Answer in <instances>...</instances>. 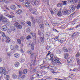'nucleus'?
Listing matches in <instances>:
<instances>
[{"mask_svg":"<svg viewBox=\"0 0 80 80\" xmlns=\"http://www.w3.org/2000/svg\"><path fill=\"white\" fill-rule=\"evenodd\" d=\"M32 2V0H23L22 1V2H23L22 5H24L25 7H27L28 8H30L31 9L32 7L30 5H28V6L27 5H30L31 3Z\"/></svg>","mask_w":80,"mask_h":80,"instance_id":"f257e3e1","label":"nucleus"},{"mask_svg":"<svg viewBox=\"0 0 80 80\" xmlns=\"http://www.w3.org/2000/svg\"><path fill=\"white\" fill-rule=\"evenodd\" d=\"M3 73L4 75H7L6 69L2 67H0V80H1V78L3 76Z\"/></svg>","mask_w":80,"mask_h":80,"instance_id":"f03ea898","label":"nucleus"},{"mask_svg":"<svg viewBox=\"0 0 80 80\" xmlns=\"http://www.w3.org/2000/svg\"><path fill=\"white\" fill-rule=\"evenodd\" d=\"M0 33L2 36L3 37V38L5 39V40L7 39L6 40V43H9V42H10V40L9 39H9V37H8V36L5 35V34L2 32H0Z\"/></svg>","mask_w":80,"mask_h":80,"instance_id":"7ed1b4c3","label":"nucleus"},{"mask_svg":"<svg viewBox=\"0 0 80 80\" xmlns=\"http://www.w3.org/2000/svg\"><path fill=\"white\" fill-rule=\"evenodd\" d=\"M55 58L54 59V61L52 62V64L53 65H56L57 64L58 65H60L61 63L60 61H59V58L57 57H55Z\"/></svg>","mask_w":80,"mask_h":80,"instance_id":"20e7f679","label":"nucleus"},{"mask_svg":"<svg viewBox=\"0 0 80 80\" xmlns=\"http://www.w3.org/2000/svg\"><path fill=\"white\" fill-rule=\"evenodd\" d=\"M31 4L33 5V6H36L38 4V1H37V0L36 1H31Z\"/></svg>","mask_w":80,"mask_h":80,"instance_id":"39448f33","label":"nucleus"},{"mask_svg":"<svg viewBox=\"0 0 80 80\" xmlns=\"http://www.w3.org/2000/svg\"><path fill=\"white\" fill-rule=\"evenodd\" d=\"M64 12V14H65L66 15H69L70 13H71V11H70V10L67 9H65Z\"/></svg>","mask_w":80,"mask_h":80,"instance_id":"423d86ee","label":"nucleus"},{"mask_svg":"<svg viewBox=\"0 0 80 80\" xmlns=\"http://www.w3.org/2000/svg\"><path fill=\"white\" fill-rule=\"evenodd\" d=\"M69 9L71 10V12H74L75 11V8L74 5H72L69 6Z\"/></svg>","mask_w":80,"mask_h":80,"instance_id":"0eeeda50","label":"nucleus"},{"mask_svg":"<svg viewBox=\"0 0 80 80\" xmlns=\"http://www.w3.org/2000/svg\"><path fill=\"white\" fill-rule=\"evenodd\" d=\"M31 11L32 12V13L35 15L37 13V9L35 8L32 9Z\"/></svg>","mask_w":80,"mask_h":80,"instance_id":"6e6552de","label":"nucleus"},{"mask_svg":"<svg viewBox=\"0 0 80 80\" xmlns=\"http://www.w3.org/2000/svg\"><path fill=\"white\" fill-rule=\"evenodd\" d=\"M1 21L2 23L4 24H5V23L7 22V19L6 18L4 17V18L1 20Z\"/></svg>","mask_w":80,"mask_h":80,"instance_id":"1a4fd4ad","label":"nucleus"},{"mask_svg":"<svg viewBox=\"0 0 80 80\" xmlns=\"http://www.w3.org/2000/svg\"><path fill=\"white\" fill-rule=\"evenodd\" d=\"M13 13L12 12L10 13V15L9 14H7V17H9V18H13L14 17V16H13L14 15Z\"/></svg>","mask_w":80,"mask_h":80,"instance_id":"9d476101","label":"nucleus"},{"mask_svg":"<svg viewBox=\"0 0 80 80\" xmlns=\"http://www.w3.org/2000/svg\"><path fill=\"white\" fill-rule=\"evenodd\" d=\"M4 10H3L2 11L4 12H7V10H9V9L6 5H4Z\"/></svg>","mask_w":80,"mask_h":80,"instance_id":"9b49d317","label":"nucleus"},{"mask_svg":"<svg viewBox=\"0 0 80 80\" xmlns=\"http://www.w3.org/2000/svg\"><path fill=\"white\" fill-rule=\"evenodd\" d=\"M7 27L6 25H4L2 27V31H6L7 30Z\"/></svg>","mask_w":80,"mask_h":80,"instance_id":"f8f14e48","label":"nucleus"},{"mask_svg":"<svg viewBox=\"0 0 80 80\" xmlns=\"http://www.w3.org/2000/svg\"><path fill=\"white\" fill-rule=\"evenodd\" d=\"M73 58L72 57L69 58L68 59V63H71L72 61H73Z\"/></svg>","mask_w":80,"mask_h":80,"instance_id":"ddd939ff","label":"nucleus"},{"mask_svg":"<svg viewBox=\"0 0 80 80\" xmlns=\"http://www.w3.org/2000/svg\"><path fill=\"white\" fill-rule=\"evenodd\" d=\"M10 8L12 9V10H15V8H16V6H15V5H12L10 7Z\"/></svg>","mask_w":80,"mask_h":80,"instance_id":"4468645a","label":"nucleus"},{"mask_svg":"<svg viewBox=\"0 0 80 80\" xmlns=\"http://www.w3.org/2000/svg\"><path fill=\"white\" fill-rule=\"evenodd\" d=\"M12 77L13 79H16L17 78V76L15 74H13L12 75Z\"/></svg>","mask_w":80,"mask_h":80,"instance_id":"2eb2a0df","label":"nucleus"},{"mask_svg":"<svg viewBox=\"0 0 80 80\" xmlns=\"http://www.w3.org/2000/svg\"><path fill=\"white\" fill-rule=\"evenodd\" d=\"M14 65L15 67H18L20 66L19 62H16L14 64Z\"/></svg>","mask_w":80,"mask_h":80,"instance_id":"dca6fc26","label":"nucleus"},{"mask_svg":"<svg viewBox=\"0 0 80 80\" xmlns=\"http://www.w3.org/2000/svg\"><path fill=\"white\" fill-rule=\"evenodd\" d=\"M12 32H15L16 31V28L15 27H12L11 28Z\"/></svg>","mask_w":80,"mask_h":80,"instance_id":"f3484780","label":"nucleus"},{"mask_svg":"<svg viewBox=\"0 0 80 80\" xmlns=\"http://www.w3.org/2000/svg\"><path fill=\"white\" fill-rule=\"evenodd\" d=\"M69 56V55L68 54L66 53L64 54V57L66 59H67Z\"/></svg>","mask_w":80,"mask_h":80,"instance_id":"a211bd4d","label":"nucleus"},{"mask_svg":"<svg viewBox=\"0 0 80 80\" xmlns=\"http://www.w3.org/2000/svg\"><path fill=\"white\" fill-rule=\"evenodd\" d=\"M62 51L64 52H68V50L65 47H64L62 48Z\"/></svg>","mask_w":80,"mask_h":80,"instance_id":"6ab92c4d","label":"nucleus"},{"mask_svg":"<svg viewBox=\"0 0 80 80\" xmlns=\"http://www.w3.org/2000/svg\"><path fill=\"white\" fill-rule=\"evenodd\" d=\"M14 56L16 58H18L20 57V55L18 53H16L14 55Z\"/></svg>","mask_w":80,"mask_h":80,"instance_id":"aec40b11","label":"nucleus"},{"mask_svg":"<svg viewBox=\"0 0 80 80\" xmlns=\"http://www.w3.org/2000/svg\"><path fill=\"white\" fill-rule=\"evenodd\" d=\"M28 54H30L31 55V57H33V55H34V53H32V52H31L30 51L28 52Z\"/></svg>","mask_w":80,"mask_h":80,"instance_id":"412c9836","label":"nucleus"},{"mask_svg":"<svg viewBox=\"0 0 80 80\" xmlns=\"http://www.w3.org/2000/svg\"><path fill=\"white\" fill-rule=\"evenodd\" d=\"M58 7H62V6H63V5L62 4V3H58L57 5Z\"/></svg>","mask_w":80,"mask_h":80,"instance_id":"4be33fe9","label":"nucleus"},{"mask_svg":"<svg viewBox=\"0 0 80 80\" xmlns=\"http://www.w3.org/2000/svg\"><path fill=\"white\" fill-rule=\"evenodd\" d=\"M22 11L20 9H18L16 11V13H18V14H20L22 13Z\"/></svg>","mask_w":80,"mask_h":80,"instance_id":"5701e85b","label":"nucleus"},{"mask_svg":"<svg viewBox=\"0 0 80 80\" xmlns=\"http://www.w3.org/2000/svg\"><path fill=\"white\" fill-rule=\"evenodd\" d=\"M28 72V70L27 69H24L23 72V74H26Z\"/></svg>","mask_w":80,"mask_h":80,"instance_id":"b1692460","label":"nucleus"},{"mask_svg":"<svg viewBox=\"0 0 80 80\" xmlns=\"http://www.w3.org/2000/svg\"><path fill=\"white\" fill-rule=\"evenodd\" d=\"M26 23L28 25L30 26V27H31L32 25V23H31V22L28 21Z\"/></svg>","mask_w":80,"mask_h":80,"instance_id":"393cba45","label":"nucleus"},{"mask_svg":"<svg viewBox=\"0 0 80 80\" xmlns=\"http://www.w3.org/2000/svg\"><path fill=\"white\" fill-rule=\"evenodd\" d=\"M57 15L59 17H61L62 15V12H60V11H59L58 12V13L57 14Z\"/></svg>","mask_w":80,"mask_h":80,"instance_id":"a878e982","label":"nucleus"},{"mask_svg":"<svg viewBox=\"0 0 80 80\" xmlns=\"http://www.w3.org/2000/svg\"><path fill=\"white\" fill-rule=\"evenodd\" d=\"M7 32L8 33H9V34H10L12 32V31L11 29H8V30Z\"/></svg>","mask_w":80,"mask_h":80,"instance_id":"bb28decb","label":"nucleus"},{"mask_svg":"<svg viewBox=\"0 0 80 80\" xmlns=\"http://www.w3.org/2000/svg\"><path fill=\"white\" fill-rule=\"evenodd\" d=\"M20 23L18 22H16L14 23L15 26L16 27H18Z\"/></svg>","mask_w":80,"mask_h":80,"instance_id":"cd10ccee","label":"nucleus"},{"mask_svg":"<svg viewBox=\"0 0 80 80\" xmlns=\"http://www.w3.org/2000/svg\"><path fill=\"white\" fill-rule=\"evenodd\" d=\"M67 2L66 1H62V4L63 5H67Z\"/></svg>","mask_w":80,"mask_h":80,"instance_id":"c85d7f7f","label":"nucleus"},{"mask_svg":"<svg viewBox=\"0 0 80 80\" xmlns=\"http://www.w3.org/2000/svg\"><path fill=\"white\" fill-rule=\"evenodd\" d=\"M4 18V17H3V15H1V16L0 17V22H1L2 21V20H3Z\"/></svg>","mask_w":80,"mask_h":80,"instance_id":"c756f323","label":"nucleus"},{"mask_svg":"<svg viewBox=\"0 0 80 80\" xmlns=\"http://www.w3.org/2000/svg\"><path fill=\"white\" fill-rule=\"evenodd\" d=\"M77 10H79V9L80 8V2L79 1V4H78L77 7L76 6Z\"/></svg>","mask_w":80,"mask_h":80,"instance_id":"7c9ffc66","label":"nucleus"},{"mask_svg":"<svg viewBox=\"0 0 80 80\" xmlns=\"http://www.w3.org/2000/svg\"><path fill=\"white\" fill-rule=\"evenodd\" d=\"M31 49L32 50H34V44H33V43H32L31 44Z\"/></svg>","mask_w":80,"mask_h":80,"instance_id":"2f4dec72","label":"nucleus"},{"mask_svg":"<svg viewBox=\"0 0 80 80\" xmlns=\"http://www.w3.org/2000/svg\"><path fill=\"white\" fill-rule=\"evenodd\" d=\"M17 41L19 45L21 44V40L20 39H18Z\"/></svg>","mask_w":80,"mask_h":80,"instance_id":"473e14b6","label":"nucleus"},{"mask_svg":"<svg viewBox=\"0 0 80 80\" xmlns=\"http://www.w3.org/2000/svg\"><path fill=\"white\" fill-rule=\"evenodd\" d=\"M17 28H18V29H22V26L20 25L19 24V25Z\"/></svg>","mask_w":80,"mask_h":80,"instance_id":"72a5a7b5","label":"nucleus"},{"mask_svg":"<svg viewBox=\"0 0 80 80\" xmlns=\"http://www.w3.org/2000/svg\"><path fill=\"white\" fill-rule=\"evenodd\" d=\"M53 11H54V13H57V12H58V11L57 10V9H56V8H54L53 9Z\"/></svg>","mask_w":80,"mask_h":80,"instance_id":"f704fd0d","label":"nucleus"},{"mask_svg":"<svg viewBox=\"0 0 80 80\" xmlns=\"http://www.w3.org/2000/svg\"><path fill=\"white\" fill-rule=\"evenodd\" d=\"M32 37H34V38H33L34 40H35L36 38V33H34L33 35L32 36Z\"/></svg>","mask_w":80,"mask_h":80,"instance_id":"c9c22d12","label":"nucleus"},{"mask_svg":"<svg viewBox=\"0 0 80 80\" xmlns=\"http://www.w3.org/2000/svg\"><path fill=\"white\" fill-rule=\"evenodd\" d=\"M47 23V21H44V23H45L47 27H49V26H50V25H49V24H46Z\"/></svg>","mask_w":80,"mask_h":80,"instance_id":"e433bc0d","label":"nucleus"},{"mask_svg":"<svg viewBox=\"0 0 80 80\" xmlns=\"http://www.w3.org/2000/svg\"><path fill=\"white\" fill-rule=\"evenodd\" d=\"M10 49L11 50H13L14 49V48L13 47V45H11L10 46Z\"/></svg>","mask_w":80,"mask_h":80,"instance_id":"4c0bfd02","label":"nucleus"},{"mask_svg":"<svg viewBox=\"0 0 80 80\" xmlns=\"http://www.w3.org/2000/svg\"><path fill=\"white\" fill-rule=\"evenodd\" d=\"M31 43V42H26V44H27L28 46V47L30 46V45Z\"/></svg>","mask_w":80,"mask_h":80,"instance_id":"58836bf2","label":"nucleus"},{"mask_svg":"<svg viewBox=\"0 0 80 80\" xmlns=\"http://www.w3.org/2000/svg\"><path fill=\"white\" fill-rule=\"evenodd\" d=\"M9 78H10V77H9V75H6V79L7 80H9Z\"/></svg>","mask_w":80,"mask_h":80,"instance_id":"ea45409f","label":"nucleus"},{"mask_svg":"<svg viewBox=\"0 0 80 80\" xmlns=\"http://www.w3.org/2000/svg\"><path fill=\"white\" fill-rule=\"evenodd\" d=\"M26 31L27 32H30V28H27Z\"/></svg>","mask_w":80,"mask_h":80,"instance_id":"a19ab883","label":"nucleus"},{"mask_svg":"<svg viewBox=\"0 0 80 80\" xmlns=\"http://www.w3.org/2000/svg\"><path fill=\"white\" fill-rule=\"evenodd\" d=\"M25 37H21L20 38V39H21L22 41H23L24 39H25Z\"/></svg>","mask_w":80,"mask_h":80,"instance_id":"79ce46f5","label":"nucleus"},{"mask_svg":"<svg viewBox=\"0 0 80 80\" xmlns=\"http://www.w3.org/2000/svg\"><path fill=\"white\" fill-rule=\"evenodd\" d=\"M0 2L1 3H3L4 2H5V0H0Z\"/></svg>","mask_w":80,"mask_h":80,"instance_id":"37998d69","label":"nucleus"},{"mask_svg":"<svg viewBox=\"0 0 80 80\" xmlns=\"http://www.w3.org/2000/svg\"><path fill=\"white\" fill-rule=\"evenodd\" d=\"M80 53H79V52H78L76 54V57H80Z\"/></svg>","mask_w":80,"mask_h":80,"instance_id":"c03bdc74","label":"nucleus"},{"mask_svg":"<svg viewBox=\"0 0 80 80\" xmlns=\"http://www.w3.org/2000/svg\"><path fill=\"white\" fill-rule=\"evenodd\" d=\"M23 74V72H22V71H20L19 72V75H22Z\"/></svg>","mask_w":80,"mask_h":80,"instance_id":"a18cd8bd","label":"nucleus"},{"mask_svg":"<svg viewBox=\"0 0 80 80\" xmlns=\"http://www.w3.org/2000/svg\"><path fill=\"white\" fill-rule=\"evenodd\" d=\"M25 77H26V76H25V75L24 74V75H23L22 76V77H21V78H25Z\"/></svg>","mask_w":80,"mask_h":80,"instance_id":"49530a36","label":"nucleus"},{"mask_svg":"<svg viewBox=\"0 0 80 80\" xmlns=\"http://www.w3.org/2000/svg\"><path fill=\"white\" fill-rule=\"evenodd\" d=\"M39 27L40 28H43V27H44V25L43 24H41L40 25Z\"/></svg>","mask_w":80,"mask_h":80,"instance_id":"de8ad7c7","label":"nucleus"},{"mask_svg":"<svg viewBox=\"0 0 80 80\" xmlns=\"http://www.w3.org/2000/svg\"><path fill=\"white\" fill-rule=\"evenodd\" d=\"M31 38L30 36H28L27 37H26V39L27 40H29V38Z\"/></svg>","mask_w":80,"mask_h":80,"instance_id":"09e8293b","label":"nucleus"},{"mask_svg":"<svg viewBox=\"0 0 80 80\" xmlns=\"http://www.w3.org/2000/svg\"><path fill=\"white\" fill-rule=\"evenodd\" d=\"M77 61L78 64H79V63H80V59H79L78 58L77 59Z\"/></svg>","mask_w":80,"mask_h":80,"instance_id":"8fccbe9b","label":"nucleus"},{"mask_svg":"<svg viewBox=\"0 0 80 80\" xmlns=\"http://www.w3.org/2000/svg\"><path fill=\"white\" fill-rule=\"evenodd\" d=\"M56 52L57 53H61V52H62V51H60V50H58Z\"/></svg>","mask_w":80,"mask_h":80,"instance_id":"3c124183","label":"nucleus"},{"mask_svg":"<svg viewBox=\"0 0 80 80\" xmlns=\"http://www.w3.org/2000/svg\"><path fill=\"white\" fill-rule=\"evenodd\" d=\"M39 19L40 20H39V22H41V21H42V18L41 17L39 18Z\"/></svg>","mask_w":80,"mask_h":80,"instance_id":"603ef678","label":"nucleus"},{"mask_svg":"<svg viewBox=\"0 0 80 80\" xmlns=\"http://www.w3.org/2000/svg\"><path fill=\"white\" fill-rule=\"evenodd\" d=\"M78 2V0H74L73 3H76Z\"/></svg>","mask_w":80,"mask_h":80,"instance_id":"864d4df0","label":"nucleus"},{"mask_svg":"<svg viewBox=\"0 0 80 80\" xmlns=\"http://www.w3.org/2000/svg\"><path fill=\"white\" fill-rule=\"evenodd\" d=\"M72 71H75V72H78V70L77 69L74 68L73 70H72Z\"/></svg>","mask_w":80,"mask_h":80,"instance_id":"5fc2aeb1","label":"nucleus"},{"mask_svg":"<svg viewBox=\"0 0 80 80\" xmlns=\"http://www.w3.org/2000/svg\"><path fill=\"white\" fill-rule=\"evenodd\" d=\"M36 69H33V70L32 71V72L33 73H35V72H36Z\"/></svg>","mask_w":80,"mask_h":80,"instance_id":"6e6d98bb","label":"nucleus"},{"mask_svg":"<svg viewBox=\"0 0 80 80\" xmlns=\"http://www.w3.org/2000/svg\"><path fill=\"white\" fill-rule=\"evenodd\" d=\"M7 54H8V56L9 57H10V56H11V53L8 52L7 53Z\"/></svg>","mask_w":80,"mask_h":80,"instance_id":"4d7b16f0","label":"nucleus"},{"mask_svg":"<svg viewBox=\"0 0 80 80\" xmlns=\"http://www.w3.org/2000/svg\"><path fill=\"white\" fill-rule=\"evenodd\" d=\"M58 40V37H56L55 38H54V40H56V41H57Z\"/></svg>","mask_w":80,"mask_h":80,"instance_id":"13d9d810","label":"nucleus"},{"mask_svg":"<svg viewBox=\"0 0 80 80\" xmlns=\"http://www.w3.org/2000/svg\"><path fill=\"white\" fill-rule=\"evenodd\" d=\"M68 1L70 3H72V2H73V0H68Z\"/></svg>","mask_w":80,"mask_h":80,"instance_id":"bf43d9fd","label":"nucleus"},{"mask_svg":"<svg viewBox=\"0 0 80 80\" xmlns=\"http://www.w3.org/2000/svg\"><path fill=\"white\" fill-rule=\"evenodd\" d=\"M21 62H24V59H21L20 60Z\"/></svg>","mask_w":80,"mask_h":80,"instance_id":"052dcab7","label":"nucleus"},{"mask_svg":"<svg viewBox=\"0 0 80 80\" xmlns=\"http://www.w3.org/2000/svg\"><path fill=\"white\" fill-rule=\"evenodd\" d=\"M53 31H54V32H58V31H57V30L56 29H53Z\"/></svg>","mask_w":80,"mask_h":80,"instance_id":"680f3d73","label":"nucleus"},{"mask_svg":"<svg viewBox=\"0 0 80 80\" xmlns=\"http://www.w3.org/2000/svg\"><path fill=\"white\" fill-rule=\"evenodd\" d=\"M76 36V34H75V33L74 32L73 33V34L72 35V37H75V36Z\"/></svg>","mask_w":80,"mask_h":80,"instance_id":"e2e57ef3","label":"nucleus"},{"mask_svg":"<svg viewBox=\"0 0 80 80\" xmlns=\"http://www.w3.org/2000/svg\"><path fill=\"white\" fill-rule=\"evenodd\" d=\"M40 33H41V32L40 31V30H38V35H40Z\"/></svg>","mask_w":80,"mask_h":80,"instance_id":"0e129e2a","label":"nucleus"},{"mask_svg":"<svg viewBox=\"0 0 80 80\" xmlns=\"http://www.w3.org/2000/svg\"><path fill=\"white\" fill-rule=\"evenodd\" d=\"M50 34V33L49 32H46V34L47 35H49Z\"/></svg>","mask_w":80,"mask_h":80,"instance_id":"69168bd1","label":"nucleus"},{"mask_svg":"<svg viewBox=\"0 0 80 80\" xmlns=\"http://www.w3.org/2000/svg\"><path fill=\"white\" fill-rule=\"evenodd\" d=\"M41 42H43V38H42V37H41Z\"/></svg>","mask_w":80,"mask_h":80,"instance_id":"338daca9","label":"nucleus"},{"mask_svg":"<svg viewBox=\"0 0 80 80\" xmlns=\"http://www.w3.org/2000/svg\"><path fill=\"white\" fill-rule=\"evenodd\" d=\"M34 33H33V32H31L30 34H31V36H32V35H33Z\"/></svg>","mask_w":80,"mask_h":80,"instance_id":"774afa93","label":"nucleus"}]
</instances>
